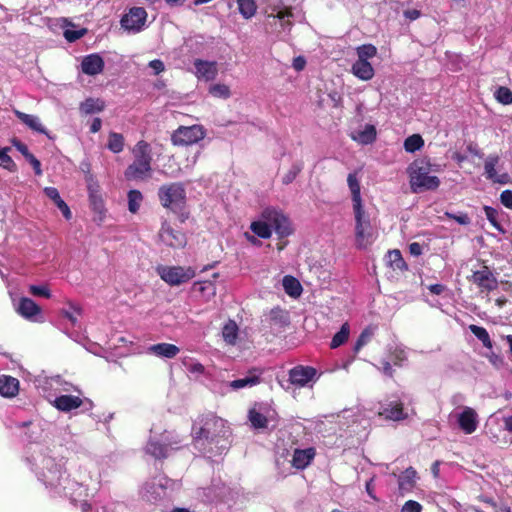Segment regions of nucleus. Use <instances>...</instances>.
Here are the masks:
<instances>
[{"label":"nucleus","instance_id":"f257e3e1","mask_svg":"<svg viewBox=\"0 0 512 512\" xmlns=\"http://www.w3.org/2000/svg\"><path fill=\"white\" fill-rule=\"evenodd\" d=\"M26 461L51 496L67 497L72 502L85 495L83 482L71 480L66 475L64 462L62 459L53 457L50 450L41 445H34L29 448Z\"/></svg>","mask_w":512,"mask_h":512},{"label":"nucleus","instance_id":"f03ea898","mask_svg":"<svg viewBox=\"0 0 512 512\" xmlns=\"http://www.w3.org/2000/svg\"><path fill=\"white\" fill-rule=\"evenodd\" d=\"M192 435L195 447L208 457L221 455L229 448L230 429L225 420L213 413L198 417Z\"/></svg>","mask_w":512,"mask_h":512},{"label":"nucleus","instance_id":"7ed1b4c3","mask_svg":"<svg viewBox=\"0 0 512 512\" xmlns=\"http://www.w3.org/2000/svg\"><path fill=\"white\" fill-rule=\"evenodd\" d=\"M133 162L126 168L124 175L127 180H145L150 177L152 154L149 143L141 140L132 149Z\"/></svg>","mask_w":512,"mask_h":512},{"label":"nucleus","instance_id":"20e7f679","mask_svg":"<svg viewBox=\"0 0 512 512\" xmlns=\"http://www.w3.org/2000/svg\"><path fill=\"white\" fill-rule=\"evenodd\" d=\"M151 433H153L152 430ZM181 442L182 440L175 432L164 431L160 435L151 434L145 451L155 459H164L168 457L171 450L178 449Z\"/></svg>","mask_w":512,"mask_h":512},{"label":"nucleus","instance_id":"39448f33","mask_svg":"<svg viewBox=\"0 0 512 512\" xmlns=\"http://www.w3.org/2000/svg\"><path fill=\"white\" fill-rule=\"evenodd\" d=\"M355 215V245L364 250L376 240L377 234L363 208L354 209Z\"/></svg>","mask_w":512,"mask_h":512},{"label":"nucleus","instance_id":"423d86ee","mask_svg":"<svg viewBox=\"0 0 512 512\" xmlns=\"http://www.w3.org/2000/svg\"><path fill=\"white\" fill-rule=\"evenodd\" d=\"M442 171L443 165L431 163L427 158L421 159L418 163V190H437L441 181L436 174Z\"/></svg>","mask_w":512,"mask_h":512},{"label":"nucleus","instance_id":"0eeeda50","mask_svg":"<svg viewBox=\"0 0 512 512\" xmlns=\"http://www.w3.org/2000/svg\"><path fill=\"white\" fill-rule=\"evenodd\" d=\"M158 196L161 204L171 210L181 209L185 203L186 192L181 183L162 185L159 188Z\"/></svg>","mask_w":512,"mask_h":512},{"label":"nucleus","instance_id":"6e6552de","mask_svg":"<svg viewBox=\"0 0 512 512\" xmlns=\"http://www.w3.org/2000/svg\"><path fill=\"white\" fill-rule=\"evenodd\" d=\"M157 273L170 286H179L190 281L196 275L192 267L182 266H159Z\"/></svg>","mask_w":512,"mask_h":512},{"label":"nucleus","instance_id":"1a4fd4ad","mask_svg":"<svg viewBox=\"0 0 512 512\" xmlns=\"http://www.w3.org/2000/svg\"><path fill=\"white\" fill-rule=\"evenodd\" d=\"M206 136V130L202 125L180 126L171 136V141L175 146H190L203 140Z\"/></svg>","mask_w":512,"mask_h":512},{"label":"nucleus","instance_id":"9d476101","mask_svg":"<svg viewBox=\"0 0 512 512\" xmlns=\"http://www.w3.org/2000/svg\"><path fill=\"white\" fill-rule=\"evenodd\" d=\"M248 419L253 428L264 429L270 422L277 421V413L270 405L257 403L249 410Z\"/></svg>","mask_w":512,"mask_h":512},{"label":"nucleus","instance_id":"9b49d317","mask_svg":"<svg viewBox=\"0 0 512 512\" xmlns=\"http://www.w3.org/2000/svg\"><path fill=\"white\" fill-rule=\"evenodd\" d=\"M261 217L268 222L271 230L274 229L279 236H288L291 234L292 229L290 221L282 211L268 207L263 210Z\"/></svg>","mask_w":512,"mask_h":512},{"label":"nucleus","instance_id":"f8f14e48","mask_svg":"<svg viewBox=\"0 0 512 512\" xmlns=\"http://www.w3.org/2000/svg\"><path fill=\"white\" fill-rule=\"evenodd\" d=\"M319 379V374L314 367L297 365L289 371V382L298 387H312Z\"/></svg>","mask_w":512,"mask_h":512},{"label":"nucleus","instance_id":"ddd939ff","mask_svg":"<svg viewBox=\"0 0 512 512\" xmlns=\"http://www.w3.org/2000/svg\"><path fill=\"white\" fill-rule=\"evenodd\" d=\"M169 480L158 476L146 481L141 489V496L148 502H157L166 495Z\"/></svg>","mask_w":512,"mask_h":512},{"label":"nucleus","instance_id":"4468645a","mask_svg":"<svg viewBox=\"0 0 512 512\" xmlns=\"http://www.w3.org/2000/svg\"><path fill=\"white\" fill-rule=\"evenodd\" d=\"M146 18L147 12L144 8L132 7L122 16L121 27L128 32L138 33L144 28Z\"/></svg>","mask_w":512,"mask_h":512},{"label":"nucleus","instance_id":"2eb2a0df","mask_svg":"<svg viewBox=\"0 0 512 512\" xmlns=\"http://www.w3.org/2000/svg\"><path fill=\"white\" fill-rule=\"evenodd\" d=\"M159 238L165 245L171 248H183L187 243L185 234L173 229L167 222L162 224Z\"/></svg>","mask_w":512,"mask_h":512},{"label":"nucleus","instance_id":"dca6fc26","mask_svg":"<svg viewBox=\"0 0 512 512\" xmlns=\"http://www.w3.org/2000/svg\"><path fill=\"white\" fill-rule=\"evenodd\" d=\"M16 312L23 318L33 321L42 322L43 317L41 314V308L32 299L28 297H21L15 307Z\"/></svg>","mask_w":512,"mask_h":512},{"label":"nucleus","instance_id":"f3484780","mask_svg":"<svg viewBox=\"0 0 512 512\" xmlns=\"http://www.w3.org/2000/svg\"><path fill=\"white\" fill-rule=\"evenodd\" d=\"M470 281L485 291H493L498 287V280L488 266H483L480 270L474 271Z\"/></svg>","mask_w":512,"mask_h":512},{"label":"nucleus","instance_id":"a211bd4d","mask_svg":"<svg viewBox=\"0 0 512 512\" xmlns=\"http://www.w3.org/2000/svg\"><path fill=\"white\" fill-rule=\"evenodd\" d=\"M193 73L198 80L212 81L218 75V64L216 61L195 59Z\"/></svg>","mask_w":512,"mask_h":512},{"label":"nucleus","instance_id":"6ab92c4d","mask_svg":"<svg viewBox=\"0 0 512 512\" xmlns=\"http://www.w3.org/2000/svg\"><path fill=\"white\" fill-rule=\"evenodd\" d=\"M499 161L500 157L498 155H489L486 158L484 163L485 177L494 183L507 184L510 180L509 175L507 173L498 174L496 171Z\"/></svg>","mask_w":512,"mask_h":512},{"label":"nucleus","instance_id":"aec40b11","mask_svg":"<svg viewBox=\"0 0 512 512\" xmlns=\"http://www.w3.org/2000/svg\"><path fill=\"white\" fill-rule=\"evenodd\" d=\"M104 67V59L98 53L86 55L81 61V71L89 76H95L102 73Z\"/></svg>","mask_w":512,"mask_h":512},{"label":"nucleus","instance_id":"412c9836","mask_svg":"<svg viewBox=\"0 0 512 512\" xmlns=\"http://www.w3.org/2000/svg\"><path fill=\"white\" fill-rule=\"evenodd\" d=\"M457 422L461 430L466 434H472L478 426L477 413L471 407H464L462 412L456 416Z\"/></svg>","mask_w":512,"mask_h":512},{"label":"nucleus","instance_id":"4be33fe9","mask_svg":"<svg viewBox=\"0 0 512 512\" xmlns=\"http://www.w3.org/2000/svg\"><path fill=\"white\" fill-rule=\"evenodd\" d=\"M376 136V127L372 124H366L363 128L350 133V137L361 145L372 144L376 140Z\"/></svg>","mask_w":512,"mask_h":512},{"label":"nucleus","instance_id":"5701e85b","mask_svg":"<svg viewBox=\"0 0 512 512\" xmlns=\"http://www.w3.org/2000/svg\"><path fill=\"white\" fill-rule=\"evenodd\" d=\"M83 405V400L78 396L60 395L53 401V406L61 412H70Z\"/></svg>","mask_w":512,"mask_h":512},{"label":"nucleus","instance_id":"b1692460","mask_svg":"<svg viewBox=\"0 0 512 512\" xmlns=\"http://www.w3.org/2000/svg\"><path fill=\"white\" fill-rule=\"evenodd\" d=\"M45 195L51 199L54 204L58 207V209L62 212L64 218L66 220H70L72 218V213L69 206L66 202L60 197L59 191L55 187H45L44 188Z\"/></svg>","mask_w":512,"mask_h":512},{"label":"nucleus","instance_id":"393cba45","mask_svg":"<svg viewBox=\"0 0 512 512\" xmlns=\"http://www.w3.org/2000/svg\"><path fill=\"white\" fill-rule=\"evenodd\" d=\"M315 456V450L313 448L308 449H296L292 457V466L297 469L306 468Z\"/></svg>","mask_w":512,"mask_h":512},{"label":"nucleus","instance_id":"a878e982","mask_svg":"<svg viewBox=\"0 0 512 512\" xmlns=\"http://www.w3.org/2000/svg\"><path fill=\"white\" fill-rule=\"evenodd\" d=\"M347 184L352 195L353 210L363 208L360 182L355 172L348 174Z\"/></svg>","mask_w":512,"mask_h":512},{"label":"nucleus","instance_id":"bb28decb","mask_svg":"<svg viewBox=\"0 0 512 512\" xmlns=\"http://www.w3.org/2000/svg\"><path fill=\"white\" fill-rule=\"evenodd\" d=\"M148 351L158 357L172 359L177 356L180 349L174 344L159 343L150 346Z\"/></svg>","mask_w":512,"mask_h":512},{"label":"nucleus","instance_id":"cd10ccee","mask_svg":"<svg viewBox=\"0 0 512 512\" xmlns=\"http://www.w3.org/2000/svg\"><path fill=\"white\" fill-rule=\"evenodd\" d=\"M385 262L393 271L403 273L407 270V264L404 261L399 250L394 249L387 252Z\"/></svg>","mask_w":512,"mask_h":512},{"label":"nucleus","instance_id":"c85d7f7f","mask_svg":"<svg viewBox=\"0 0 512 512\" xmlns=\"http://www.w3.org/2000/svg\"><path fill=\"white\" fill-rule=\"evenodd\" d=\"M18 391V379L7 375L0 376V395L4 397H14L18 393Z\"/></svg>","mask_w":512,"mask_h":512},{"label":"nucleus","instance_id":"c756f323","mask_svg":"<svg viewBox=\"0 0 512 512\" xmlns=\"http://www.w3.org/2000/svg\"><path fill=\"white\" fill-rule=\"evenodd\" d=\"M14 113H15L16 117L22 123H24L26 126H28L33 131L41 133V134H47V131H46L45 127L42 125L38 116L26 114V113L18 111V110H15Z\"/></svg>","mask_w":512,"mask_h":512},{"label":"nucleus","instance_id":"7c9ffc66","mask_svg":"<svg viewBox=\"0 0 512 512\" xmlns=\"http://www.w3.org/2000/svg\"><path fill=\"white\" fill-rule=\"evenodd\" d=\"M416 471L410 467L407 468L399 477L398 486L402 495L412 491L415 486Z\"/></svg>","mask_w":512,"mask_h":512},{"label":"nucleus","instance_id":"2f4dec72","mask_svg":"<svg viewBox=\"0 0 512 512\" xmlns=\"http://www.w3.org/2000/svg\"><path fill=\"white\" fill-rule=\"evenodd\" d=\"M352 73L359 79L367 81L374 76V69L370 62L357 60L352 65Z\"/></svg>","mask_w":512,"mask_h":512},{"label":"nucleus","instance_id":"473e14b6","mask_svg":"<svg viewBox=\"0 0 512 512\" xmlns=\"http://www.w3.org/2000/svg\"><path fill=\"white\" fill-rule=\"evenodd\" d=\"M380 415L393 421H399L404 419L406 416V414L403 412L401 404L396 402H390L384 405L380 411Z\"/></svg>","mask_w":512,"mask_h":512},{"label":"nucleus","instance_id":"72a5a7b5","mask_svg":"<svg viewBox=\"0 0 512 512\" xmlns=\"http://www.w3.org/2000/svg\"><path fill=\"white\" fill-rule=\"evenodd\" d=\"M15 427L19 430H25L26 439L34 442L40 438L41 428L39 424L34 423L33 421H22L16 422Z\"/></svg>","mask_w":512,"mask_h":512},{"label":"nucleus","instance_id":"f704fd0d","mask_svg":"<svg viewBox=\"0 0 512 512\" xmlns=\"http://www.w3.org/2000/svg\"><path fill=\"white\" fill-rule=\"evenodd\" d=\"M104 108H105L104 102L98 98H87L79 106V110H80L81 114H84V115H91V114L99 113V112L103 111Z\"/></svg>","mask_w":512,"mask_h":512},{"label":"nucleus","instance_id":"c9c22d12","mask_svg":"<svg viewBox=\"0 0 512 512\" xmlns=\"http://www.w3.org/2000/svg\"><path fill=\"white\" fill-rule=\"evenodd\" d=\"M260 383V376L254 372H250L243 378L233 380L228 383V386L233 390H239L246 387H253Z\"/></svg>","mask_w":512,"mask_h":512},{"label":"nucleus","instance_id":"e433bc0d","mask_svg":"<svg viewBox=\"0 0 512 512\" xmlns=\"http://www.w3.org/2000/svg\"><path fill=\"white\" fill-rule=\"evenodd\" d=\"M284 291L291 297L297 298L302 293V286L300 282L291 275L284 276L282 280Z\"/></svg>","mask_w":512,"mask_h":512},{"label":"nucleus","instance_id":"4c0bfd02","mask_svg":"<svg viewBox=\"0 0 512 512\" xmlns=\"http://www.w3.org/2000/svg\"><path fill=\"white\" fill-rule=\"evenodd\" d=\"M469 330L471 333L482 342L483 346L489 350L493 348L492 340L489 336V333L484 327L477 326L474 324H471L469 326Z\"/></svg>","mask_w":512,"mask_h":512},{"label":"nucleus","instance_id":"58836bf2","mask_svg":"<svg viewBox=\"0 0 512 512\" xmlns=\"http://www.w3.org/2000/svg\"><path fill=\"white\" fill-rule=\"evenodd\" d=\"M250 229L256 236L263 239H268L272 235V230L266 220L252 222L250 225Z\"/></svg>","mask_w":512,"mask_h":512},{"label":"nucleus","instance_id":"ea45409f","mask_svg":"<svg viewBox=\"0 0 512 512\" xmlns=\"http://www.w3.org/2000/svg\"><path fill=\"white\" fill-rule=\"evenodd\" d=\"M222 336L227 344L234 345L238 336L237 324L234 321L229 320L222 329Z\"/></svg>","mask_w":512,"mask_h":512},{"label":"nucleus","instance_id":"a19ab883","mask_svg":"<svg viewBox=\"0 0 512 512\" xmlns=\"http://www.w3.org/2000/svg\"><path fill=\"white\" fill-rule=\"evenodd\" d=\"M125 140L122 134L110 132L108 136L107 148L113 153H120L124 149Z\"/></svg>","mask_w":512,"mask_h":512},{"label":"nucleus","instance_id":"79ce46f5","mask_svg":"<svg viewBox=\"0 0 512 512\" xmlns=\"http://www.w3.org/2000/svg\"><path fill=\"white\" fill-rule=\"evenodd\" d=\"M91 209L98 215V221L105 217L106 209L102 194L88 196Z\"/></svg>","mask_w":512,"mask_h":512},{"label":"nucleus","instance_id":"37998d69","mask_svg":"<svg viewBox=\"0 0 512 512\" xmlns=\"http://www.w3.org/2000/svg\"><path fill=\"white\" fill-rule=\"evenodd\" d=\"M375 330L376 327L368 326L361 332L353 348L355 353H358L362 349V347H364L367 343L370 342V340L374 336Z\"/></svg>","mask_w":512,"mask_h":512},{"label":"nucleus","instance_id":"c03bdc74","mask_svg":"<svg viewBox=\"0 0 512 512\" xmlns=\"http://www.w3.org/2000/svg\"><path fill=\"white\" fill-rule=\"evenodd\" d=\"M408 352L402 345L390 347V359L394 365L402 366L407 360Z\"/></svg>","mask_w":512,"mask_h":512},{"label":"nucleus","instance_id":"a18cd8bd","mask_svg":"<svg viewBox=\"0 0 512 512\" xmlns=\"http://www.w3.org/2000/svg\"><path fill=\"white\" fill-rule=\"evenodd\" d=\"M238 10L245 19L252 18L257 10L254 0H237Z\"/></svg>","mask_w":512,"mask_h":512},{"label":"nucleus","instance_id":"49530a36","mask_svg":"<svg viewBox=\"0 0 512 512\" xmlns=\"http://www.w3.org/2000/svg\"><path fill=\"white\" fill-rule=\"evenodd\" d=\"M82 314V309L80 306L70 302L69 309H63L61 311V315L66 318L72 326H76L78 323V316Z\"/></svg>","mask_w":512,"mask_h":512},{"label":"nucleus","instance_id":"de8ad7c7","mask_svg":"<svg viewBox=\"0 0 512 512\" xmlns=\"http://www.w3.org/2000/svg\"><path fill=\"white\" fill-rule=\"evenodd\" d=\"M143 201V195L139 190L133 189L128 192V210L135 214L138 212Z\"/></svg>","mask_w":512,"mask_h":512},{"label":"nucleus","instance_id":"09e8293b","mask_svg":"<svg viewBox=\"0 0 512 512\" xmlns=\"http://www.w3.org/2000/svg\"><path fill=\"white\" fill-rule=\"evenodd\" d=\"M349 332V325L347 323L343 324L340 330L333 336L330 347L335 349L345 343L349 337Z\"/></svg>","mask_w":512,"mask_h":512},{"label":"nucleus","instance_id":"8fccbe9b","mask_svg":"<svg viewBox=\"0 0 512 512\" xmlns=\"http://www.w3.org/2000/svg\"><path fill=\"white\" fill-rule=\"evenodd\" d=\"M358 60L368 61L377 54V48L372 44H364L356 48Z\"/></svg>","mask_w":512,"mask_h":512},{"label":"nucleus","instance_id":"3c124183","mask_svg":"<svg viewBox=\"0 0 512 512\" xmlns=\"http://www.w3.org/2000/svg\"><path fill=\"white\" fill-rule=\"evenodd\" d=\"M303 167L304 164L302 161H296L293 163L289 171L282 177V183L285 185L292 183L302 171Z\"/></svg>","mask_w":512,"mask_h":512},{"label":"nucleus","instance_id":"603ef678","mask_svg":"<svg viewBox=\"0 0 512 512\" xmlns=\"http://www.w3.org/2000/svg\"><path fill=\"white\" fill-rule=\"evenodd\" d=\"M209 92L214 97L227 99L230 97V89L225 84H214L210 86Z\"/></svg>","mask_w":512,"mask_h":512},{"label":"nucleus","instance_id":"864d4df0","mask_svg":"<svg viewBox=\"0 0 512 512\" xmlns=\"http://www.w3.org/2000/svg\"><path fill=\"white\" fill-rule=\"evenodd\" d=\"M85 182L87 185L88 196L102 194L100 184L94 175H86Z\"/></svg>","mask_w":512,"mask_h":512},{"label":"nucleus","instance_id":"5fc2aeb1","mask_svg":"<svg viewBox=\"0 0 512 512\" xmlns=\"http://www.w3.org/2000/svg\"><path fill=\"white\" fill-rule=\"evenodd\" d=\"M495 97L504 105L512 103V91L507 87H499L495 92Z\"/></svg>","mask_w":512,"mask_h":512},{"label":"nucleus","instance_id":"6e6d98bb","mask_svg":"<svg viewBox=\"0 0 512 512\" xmlns=\"http://www.w3.org/2000/svg\"><path fill=\"white\" fill-rule=\"evenodd\" d=\"M292 13L289 11H279L274 18H277L283 31H290L292 23L290 21Z\"/></svg>","mask_w":512,"mask_h":512},{"label":"nucleus","instance_id":"4d7b16f0","mask_svg":"<svg viewBox=\"0 0 512 512\" xmlns=\"http://www.w3.org/2000/svg\"><path fill=\"white\" fill-rule=\"evenodd\" d=\"M484 212H485V216L486 218L489 220V222L496 228L498 229L499 231H501V226L497 220V217H498V211L493 208V207H490V206H485L484 207Z\"/></svg>","mask_w":512,"mask_h":512},{"label":"nucleus","instance_id":"13d9d810","mask_svg":"<svg viewBox=\"0 0 512 512\" xmlns=\"http://www.w3.org/2000/svg\"><path fill=\"white\" fill-rule=\"evenodd\" d=\"M29 292L34 296H41L44 298L51 297V291L47 285H30Z\"/></svg>","mask_w":512,"mask_h":512},{"label":"nucleus","instance_id":"bf43d9fd","mask_svg":"<svg viewBox=\"0 0 512 512\" xmlns=\"http://www.w3.org/2000/svg\"><path fill=\"white\" fill-rule=\"evenodd\" d=\"M9 148L0 149V166L11 169L15 166L12 158L8 155Z\"/></svg>","mask_w":512,"mask_h":512},{"label":"nucleus","instance_id":"052dcab7","mask_svg":"<svg viewBox=\"0 0 512 512\" xmlns=\"http://www.w3.org/2000/svg\"><path fill=\"white\" fill-rule=\"evenodd\" d=\"M84 34H85L84 29H81V30L66 29L64 31V37L68 42H74V41L80 39Z\"/></svg>","mask_w":512,"mask_h":512},{"label":"nucleus","instance_id":"680f3d73","mask_svg":"<svg viewBox=\"0 0 512 512\" xmlns=\"http://www.w3.org/2000/svg\"><path fill=\"white\" fill-rule=\"evenodd\" d=\"M407 173L410 178V189L413 193H416V161L408 166Z\"/></svg>","mask_w":512,"mask_h":512},{"label":"nucleus","instance_id":"e2e57ef3","mask_svg":"<svg viewBox=\"0 0 512 512\" xmlns=\"http://www.w3.org/2000/svg\"><path fill=\"white\" fill-rule=\"evenodd\" d=\"M489 362L496 368H501L504 365V359L501 355H498L491 351L486 355Z\"/></svg>","mask_w":512,"mask_h":512},{"label":"nucleus","instance_id":"0e129e2a","mask_svg":"<svg viewBox=\"0 0 512 512\" xmlns=\"http://www.w3.org/2000/svg\"><path fill=\"white\" fill-rule=\"evenodd\" d=\"M102 512H127L128 508L124 503L115 502L110 507H101Z\"/></svg>","mask_w":512,"mask_h":512},{"label":"nucleus","instance_id":"69168bd1","mask_svg":"<svg viewBox=\"0 0 512 512\" xmlns=\"http://www.w3.org/2000/svg\"><path fill=\"white\" fill-rule=\"evenodd\" d=\"M501 203L509 209H512V190H504L500 195Z\"/></svg>","mask_w":512,"mask_h":512},{"label":"nucleus","instance_id":"338daca9","mask_svg":"<svg viewBox=\"0 0 512 512\" xmlns=\"http://www.w3.org/2000/svg\"><path fill=\"white\" fill-rule=\"evenodd\" d=\"M148 66L153 69L154 74L158 75L165 70V65L162 60L154 59L149 62Z\"/></svg>","mask_w":512,"mask_h":512},{"label":"nucleus","instance_id":"774afa93","mask_svg":"<svg viewBox=\"0 0 512 512\" xmlns=\"http://www.w3.org/2000/svg\"><path fill=\"white\" fill-rule=\"evenodd\" d=\"M404 148L409 153L416 152V134L410 135L404 142Z\"/></svg>","mask_w":512,"mask_h":512}]
</instances>
